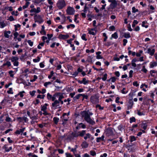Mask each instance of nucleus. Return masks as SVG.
<instances>
[{"label":"nucleus","instance_id":"39","mask_svg":"<svg viewBox=\"0 0 157 157\" xmlns=\"http://www.w3.org/2000/svg\"><path fill=\"white\" fill-rule=\"evenodd\" d=\"M40 58L37 56L36 58L33 59V61L35 63L39 62L40 60Z\"/></svg>","mask_w":157,"mask_h":157},{"label":"nucleus","instance_id":"6","mask_svg":"<svg viewBox=\"0 0 157 157\" xmlns=\"http://www.w3.org/2000/svg\"><path fill=\"white\" fill-rule=\"evenodd\" d=\"M90 100L93 104H96L99 102L98 98L95 95L91 97Z\"/></svg>","mask_w":157,"mask_h":157},{"label":"nucleus","instance_id":"57","mask_svg":"<svg viewBox=\"0 0 157 157\" xmlns=\"http://www.w3.org/2000/svg\"><path fill=\"white\" fill-rule=\"evenodd\" d=\"M79 125L82 128H86V126L84 124L82 123L79 124Z\"/></svg>","mask_w":157,"mask_h":157},{"label":"nucleus","instance_id":"31","mask_svg":"<svg viewBox=\"0 0 157 157\" xmlns=\"http://www.w3.org/2000/svg\"><path fill=\"white\" fill-rule=\"evenodd\" d=\"M124 37L126 38H128L131 37L130 34L129 33H125L124 35Z\"/></svg>","mask_w":157,"mask_h":157},{"label":"nucleus","instance_id":"33","mask_svg":"<svg viewBox=\"0 0 157 157\" xmlns=\"http://www.w3.org/2000/svg\"><path fill=\"white\" fill-rule=\"evenodd\" d=\"M130 142H132L134 141H135L136 140V137L133 136H130Z\"/></svg>","mask_w":157,"mask_h":157},{"label":"nucleus","instance_id":"25","mask_svg":"<svg viewBox=\"0 0 157 157\" xmlns=\"http://www.w3.org/2000/svg\"><path fill=\"white\" fill-rule=\"evenodd\" d=\"M106 133L109 136L112 135L113 134V132L112 130L111 129H108L106 131Z\"/></svg>","mask_w":157,"mask_h":157},{"label":"nucleus","instance_id":"55","mask_svg":"<svg viewBox=\"0 0 157 157\" xmlns=\"http://www.w3.org/2000/svg\"><path fill=\"white\" fill-rule=\"evenodd\" d=\"M71 27H72L73 28H74L75 27V25L74 24H71L70 25H67V29H69Z\"/></svg>","mask_w":157,"mask_h":157},{"label":"nucleus","instance_id":"11","mask_svg":"<svg viewBox=\"0 0 157 157\" xmlns=\"http://www.w3.org/2000/svg\"><path fill=\"white\" fill-rule=\"evenodd\" d=\"M59 101L57 100H55L54 102L52 104V106L54 108V109H55L59 108Z\"/></svg>","mask_w":157,"mask_h":157},{"label":"nucleus","instance_id":"28","mask_svg":"<svg viewBox=\"0 0 157 157\" xmlns=\"http://www.w3.org/2000/svg\"><path fill=\"white\" fill-rule=\"evenodd\" d=\"M6 24L3 21H0V28H3L6 26Z\"/></svg>","mask_w":157,"mask_h":157},{"label":"nucleus","instance_id":"2","mask_svg":"<svg viewBox=\"0 0 157 157\" xmlns=\"http://www.w3.org/2000/svg\"><path fill=\"white\" fill-rule=\"evenodd\" d=\"M86 132V130H83L81 131L72 133L71 136L73 137H77L78 136L82 137L85 135Z\"/></svg>","mask_w":157,"mask_h":157},{"label":"nucleus","instance_id":"60","mask_svg":"<svg viewBox=\"0 0 157 157\" xmlns=\"http://www.w3.org/2000/svg\"><path fill=\"white\" fill-rule=\"evenodd\" d=\"M40 67L41 68H43L44 67V62L40 63L39 64Z\"/></svg>","mask_w":157,"mask_h":157},{"label":"nucleus","instance_id":"24","mask_svg":"<svg viewBox=\"0 0 157 157\" xmlns=\"http://www.w3.org/2000/svg\"><path fill=\"white\" fill-rule=\"evenodd\" d=\"M140 127L141 128L145 130L147 128V124L146 123H142L140 124Z\"/></svg>","mask_w":157,"mask_h":157},{"label":"nucleus","instance_id":"42","mask_svg":"<svg viewBox=\"0 0 157 157\" xmlns=\"http://www.w3.org/2000/svg\"><path fill=\"white\" fill-rule=\"evenodd\" d=\"M48 3L50 5H53L54 3V0H48Z\"/></svg>","mask_w":157,"mask_h":157},{"label":"nucleus","instance_id":"63","mask_svg":"<svg viewBox=\"0 0 157 157\" xmlns=\"http://www.w3.org/2000/svg\"><path fill=\"white\" fill-rule=\"evenodd\" d=\"M90 154L91 155L94 156L96 155V153L95 151H90Z\"/></svg>","mask_w":157,"mask_h":157},{"label":"nucleus","instance_id":"37","mask_svg":"<svg viewBox=\"0 0 157 157\" xmlns=\"http://www.w3.org/2000/svg\"><path fill=\"white\" fill-rule=\"evenodd\" d=\"M11 64L10 62L9 61H7L4 64V66H7V67H9L11 66Z\"/></svg>","mask_w":157,"mask_h":157},{"label":"nucleus","instance_id":"62","mask_svg":"<svg viewBox=\"0 0 157 157\" xmlns=\"http://www.w3.org/2000/svg\"><path fill=\"white\" fill-rule=\"evenodd\" d=\"M133 86L136 87H137L139 86V84L138 83V82L137 81L133 82Z\"/></svg>","mask_w":157,"mask_h":157},{"label":"nucleus","instance_id":"1","mask_svg":"<svg viewBox=\"0 0 157 157\" xmlns=\"http://www.w3.org/2000/svg\"><path fill=\"white\" fill-rule=\"evenodd\" d=\"M81 114L82 117L88 123L92 125H93L95 123V121L90 117V116L93 115L92 113L89 111H84L82 112Z\"/></svg>","mask_w":157,"mask_h":157},{"label":"nucleus","instance_id":"49","mask_svg":"<svg viewBox=\"0 0 157 157\" xmlns=\"http://www.w3.org/2000/svg\"><path fill=\"white\" fill-rule=\"evenodd\" d=\"M40 102V101L38 99H36L35 101H34L33 102V103L35 105H38Z\"/></svg>","mask_w":157,"mask_h":157},{"label":"nucleus","instance_id":"64","mask_svg":"<svg viewBox=\"0 0 157 157\" xmlns=\"http://www.w3.org/2000/svg\"><path fill=\"white\" fill-rule=\"evenodd\" d=\"M66 157H73V156L69 153H65Z\"/></svg>","mask_w":157,"mask_h":157},{"label":"nucleus","instance_id":"54","mask_svg":"<svg viewBox=\"0 0 157 157\" xmlns=\"http://www.w3.org/2000/svg\"><path fill=\"white\" fill-rule=\"evenodd\" d=\"M107 75L106 74L104 75L103 77L102 78V79L103 81H105L106 80L107 78Z\"/></svg>","mask_w":157,"mask_h":157},{"label":"nucleus","instance_id":"45","mask_svg":"<svg viewBox=\"0 0 157 157\" xmlns=\"http://www.w3.org/2000/svg\"><path fill=\"white\" fill-rule=\"evenodd\" d=\"M37 79V77L36 75H34L33 76V78L32 79H31L30 81L31 82H33L36 81V80Z\"/></svg>","mask_w":157,"mask_h":157},{"label":"nucleus","instance_id":"46","mask_svg":"<svg viewBox=\"0 0 157 157\" xmlns=\"http://www.w3.org/2000/svg\"><path fill=\"white\" fill-rule=\"evenodd\" d=\"M24 93H25L24 91L20 92L17 94V95H20L21 97L22 98L24 96L23 94Z\"/></svg>","mask_w":157,"mask_h":157},{"label":"nucleus","instance_id":"26","mask_svg":"<svg viewBox=\"0 0 157 157\" xmlns=\"http://www.w3.org/2000/svg\"><path fill=\"white\" fill-rule=\"evenodd\" d=\"M118 36L117 33V32H115L112 35L111 37L110 38V39H112V38L117 39L118 38Z\"/></svg>","mask_w":157,"mask_h":157},{"label":"nucleus","instance_id":"15","mask_svg":"<svg viewBox=\"0 0 157 157\" xmlns=\"http://www.w3.org/2000/svg\"><path fill=\"white\" fill-rule=\"evenodd\" d=\"M66 115H67V113H64L63 114L62 116V119L63 121V124H64V122H66L68 120L69 118L67 116H66Z\"/></svg>","mask_w":157,"mask_h":157},{"label":"nucleus","instance_id":"35","mask_svg":"<svg viewBox=\"0 0 157 157\" xmlns=\"http://www.w3.org/2000/svg\"><path fill=\"white\" fill-rule=\"evenodd\" d=\"M138 23V21L136 20H134L133 22L132 26V27H134L135 25Z\"/></svg>","mask_w":157,"mask_h":157},{"label":"nucleus","instance_id":"5","mask_svg":"<svg viewBox=\"0 0 157 157\" xmlns=\"http://www.w3.org/2000/svg\"><path fill=\"white\" fill-rule=\"evenodd\" d=\"M48 105V104L45 103L44 105H42L41 107V110L44 112L43 113V114L45 116L49 115V114L46 111V109H47V106Z\"/></svg>","mask_w":157,"mask_h":157},{"label":"nucleus","instance_id":"44","mask_svg":"<svg viewBox=\"0 0 157 157\" xmlns=\"http://www.w3.org/2000/svg\"><path fill=\"white\" fill-rule=\"evenodd\" d=\"M7 93L8 94H13V89L12 88H9V90L7 91Z\"/></svg>","mask_w":157,"mask_h":157},{"label":"nucleus","instance_id":"56","mask_svg":"<svg viewBox=\"0 0 157 157\" xmlns=\"http://www.w3.org/2000/svg\"><path fill=\"white\" fill-rule=\"evenodd\" d=\"M46 125L45 123H42V124H38L39 127L41 128H43Z\"/></svg>","mask_w":157,"mask_h":157},{"label":"nucleus","instance_id":"43","mask_svg":"<svg viewBox=\"0 0 157 157\" xmlns=\"http://www.w3.org/2000/svg\"><path fill=\"white\" fill-rule=\"evenodd\" d=\"M36 92V91L35 90H33V91H30L29 94L30 95L32 96L33 97L34 96L35 93Z\"/></svg>","mask_w":157,"mask_h":157},{"label":"nucleus","instance_id":"18","mask_svg":"<svg viewBox=\"0 0 157 157\" xmlns=\"http://www.w3.org/2000/svg\"><path fill=\"white\" fill-rule=\"evenodd\" d=\"M4 33L5 37L7 38H9L10 36L9 34L11 33V32L10 31H5Z\"/></svg>","mask_w":157,"mask_h":157},{"label":"nucleus","instance_id":"12","mask_svg":"<svg viewBox=\"0 0 157 157\" xmlns=\"http://www.w3.org/2000/svg\"><path fill=\"white\" fill-rule=\"evenodd\" d=\"M41 11V9L40 7H37L36 9L35 8L32 9L30 10V12L31 13H38Z\"/></svg>","mask_w":157,"mask_h":157},{"label":"nucleus","instance_id":"40","mask_svg":"<svg viewBox=\"0 0 157 157\" xmlns=\"http://www.w3.org/2000/svg\"><path fill=\"white\" fill-rule=\"evenodd\" d=\"M81 96V94H79L78 95H76L75 97H74L73 98V99L74 100H75L77 99H78L80 97V96Z\"/></svg>","mask_w":157,"mask_h":157},{"label":"nucleus","instance_id":"10","mask_svg":"<svg viewBox=\"0 0 157 157\" xmlns=\"http://www.w3.org/2000/svg\"><path fill=\"white\" fill-rule=\"evenodd\" d=\"M85 136L84 137V138L85 140H87V139H89L91 141H92L94 139V137L92 136L90 133H87L85 134Z\"/></svg>","mask_w":157,"mask_h":157},{"label":"nucleus","instance_id":"4","mask_svg":"<svg viewBox=\"0 0 157 157\" xmlns=\"http://www.w3.org/2000/svg\"><path fill=\"white\" fill-rule=\"evenodd\" d=\"M18 58L17 56H13L11 58V62L13 63L14 66H18L19 64V62L18 61Z\"/></svg>","mask_w":157,"mask_h":157},{"label":"nucleus","instance_id":"13","mask_svg":"<svg viewBox=\"0 0 157 157\" xmlns=\"http://www.w3.org/2000/svg\"><path fill=\"white\" fill-rule=\"evenodd\" d=\"M55 96H57V98H59V100H62L64 98L63 95V93L60 92H57L56 93Z\"/></svg>","mask_w":157,"mask_h":157},{"label":"nucleus","instance_id":"52","mask_svg":"<svg viewBox=\"0 0 157 157\" xmlns=\"http://www.w3.org/2000/svg\"><path fill=\"white\" fill-rule=\"evenodd\" d=\"M47 98L48 100H51V99L52 96L49 93H48L47 94Z\"/></svg>","mask_w":157,"mask_h":157},{"label":"nucleus","instance_id":"27","mask_svg":"<svg viewBox=\"0 0 157 157\" xmlns=\"http://www.w3.org/2000/svg\"><path fill=\"white\" fill-rule=\"evenodd\" d=\"M44 28L45 27L44 25L42 26L41 29L40 31V33L43 35H46V33L44 30Z\"/></svg>","mask_w":157,"mask_h":157},{"label":"nucleus","instance_id":"3","mask_svg":"<svg viewBox=\"0 0 157 157\" xmlns=\"http://www.w3.org/2000/svg\"><path fill=\"white\" fill-rule=\"evenodd\" d=\"M66 5V2L64 0H58L56 6L59 9H61Z\"/></svg>","mask_w":157,"mask_h":157},{"label":"nucleus","instance_id":"38","mask_svg":"<svg viewBox=\"0 0 157 157\" xmlns=\"http://www.w3.org/2000/svg\"><path fill=\"white\" fill-rule=\"evenodd\" d=\"M44 42H42L40 43L39 44V45L37 46V48L39 49H40L41 48V46H44Z\"/></svg>","mask_w":157,"mask_h":157},{"label":"nucleus","instance_id":"58","mask_svg":"<svg viewBox=\"0 0 157 157\" xmlns=\"http://www.w3.org/2000/svg\"><path fill=\"white\" fill-rule=\"evenodd\" d=\"M54 73L53 71H52L50 72V75L48 76V77L49 79H50L53 76Z\"/></svg>","mask_w":157,"mask_h":157},{"label":"nucleus","instance_id":"21","mask_svg":"<svg viewBox=\"0 0 157 157\" xmlns=\"http://www.w3.org/2000/svg\"><path fill=\"white\" fill-rule=\"evenodd\" d=\"M101 53V52L100 51H98L96 52V54L97 55L96 58L97 59H102L103 57L102 56L100 55Z\"/></svg>","mask_w":157,"mask_h":157},{"label":"nucleus","instance_id":"48","mask_svg":"<svg viewBox=\"0 0 157 157\" xmlns=\"http://www.w3.org/2000/svg\"><path fill=\"white\" fill-rule=\"evenodd\" d=\"M136 119L134 117H132L130 118V122L132 123V122H135Z\"/></svg>","mask_w":157,"mask_h":157},{"label":"nucleus","instance_id":"47","mask_svg":"<svg viewBox=\"0 0 157 157\" xmlns=\"http://www.w3.org/2000/svg\"><path fill=\"white\" fill-rule=\"evenodd\" d=\"M128 91L126 90L125 88H123V89L121 90V93L123 94H126L128 92Z\"/></svg>","mask_w":157,"mask_h":157},{"label":"nucleus","instance_id":"20","mask_svg":"<svg viewBox=\"0 0 157 157\" xmlns=\"http://www.w3.org/2000/svg\"><path fill=\"white\" fill-rule=\"evenodd\" d=\"M25 128H23L17 130L15 132V134L19 135L21 133L23 132L25 130Z\"/></svg>","mask_w":157,"mask_h":157},{"label":"nucleus","instance_id":"41","mask_svg":"<svg viewBox=\"0 0 157 157\" xmlns=\"http://www.w3.org/2000/svg\"><path fill=\"white\" fill-rule=\"evenodd\" d=\"M147 70L145 68V66H143V67H142V68L141 70V71L144 72V73H147Z\"/></svg>","mask_w":157,"mask_h":157},{"label":"nucleus","instance_id":"17","mask_svg":"<svg viewBox=\"0 0 157 157\" xmlns=\"http://www.w3.org/2000/svg\"><path fill=\"white\" fill-rule=\"evenodd\" d=\"M78 83L80 84L83 83L84 85H86L89 82V81L88 80H86V78H83L82 80H78Z\"/></svg>","mask_w":157,"mask_h":157},{"label":"nucleus","instance_id":"53","mask_svg":"<svg viewBox=\"0 0 157 157\" xmlns=\"http://www.w3.org/2000/svg\"><path fill=\"white\" fill-rule=\"evenodd\" d=\"M13 71H10L9 72V74L11 77H13L14 76V74H13Z\"/></svg>","mask_w":157,"mask_h":157},{"label":"nucleus","instance_id":"50","mask_svg":"<svg viewBox=\"0 0 157 157\" xmlns=\"http://www.w3.org/2000/svg\"><path fill=\"white\" fill-rule=\"evenodd\" d=\"M109 29L110 31H114L115 29V27H114V26L113 25L110 26L109 28Z\"/></svg>","mask_w":157,"mask_h":157},{"label":"nucleus","instance_id":"16","mask_svg":"<svg viewBox=\"0 0 157 157\" xmlns=\"http://www.w3.org/2000/svg\"><path fill=\"white\" fill-rule=\"evenodd\" d=\"M157 66V62L154 61L151 62L149 64L150 68H153Z\"/></svg>","mask_w":157,"mask_h":157},{"label":"nucleus","instance_id":"32","mask_svg":"<svg viewBox=\"0 0 157 157\" xmlns=\"http://www.w3.org/2000/svg\"><path fill=\"white\" fill-rule=\"evenodd\" d=\"M52 84V83L51 82H46L44 83V85L46 88H47L48 86Z\"/></svg>","mask_w":157,"mask_h":157},{"label":"nucleus","instance_id":"59","mask_svg":"<svg viewBox=\"0 0 157 157\" xmlns=\"http://www.w3.org/2000/svg\"><path fill=\"white\" fill-rule=\"evenodd\" d=\"M86 35L85 34H83L81 37L82 39L85 41H86L87 39L86 38Z\"/></svg>","mask_w":157,"mask_h":157},{"label":"nucleus","instance_id":"14","mask_svg":"<svg viewBox=\"0 0 157 157\" xmlns=\"http://www.w3.org/2000/svg\"><path fill=\"white\" fill-rule=\"evenodd\" d=\"M2 149L5 150V152H8L12 149V147H8L7 144H5L2 147Z\"/></svg>","mask_w":157,"mask_h":157},{"label":"nucleus","instance_id":"22","mask_svg":"<svg viewBox=\"0 0 157 157\" xmlns=\"http://www.w3.org/2000/svg\"><path fill=\"white\" fill-rule=\"evenodd\" d=\"M88 146V144L86 141H84L82 142L81 144V146L82 148H87Z\"/></svg>","mask_w":157,"mask_h":157},{"label":"nucleus","instance_id":"9","mask_svg":"<svg viewBox=\"0 0 157 157\" xmlns=\"http://www.w3.org/2000/svg\"><path fill=\"white\" fill-rule=\"evenodd\" d=\"M87 30L88 32V33L90 35H95L97 33V30L96 28H88Z\"/></svg>","mask_w":157,"mask_h":157},{"label":"nucleus","instance_id":"51","mask_svg":"<svg viewBox=\"0 0 157 157\" xmlns=\"http://www.w3.org/2000/svg\"><path fill=\"white\" fill-rule=\"evenodd\" d=\"M27 42L29 44L31 47L33 45V42L31 41V40H28L27 41Z\"/></svg>","mask_w":157,"mask_h":157},{"label":"nucleus","instance_id":"19","mask_svg":"<svg viewBox=\"0 0 157 157\" xmlns=\"http://www.w3.org/2000/svg\"><path fill=\"white\" fill-rule=\"evenodd\" d=\"M59 37L60 39H66L69 37V35L68 34L63 35L60 34Z\"/></svg>","mask_w":157,"mask_h":157},{"label":"nucleus","instance_id":"61","mask_svg":"<svg viewBox=\"0 0 157 157\" xmlns=\"http://www.w3.org/2000/svg\"><path fill=\"white\" fill-rule=\"evenodd\" d=\"M11 119L8 116L6 118V121L7 122H10L11 121Z\"/></svg>","mask_w":157,"mask_h":157},{"label":"nucleus","instance_id":"8","mask_svg":"<svg viewBox=\"0 0 157 157\" xmlns=\"http://www.w3.org/2000/svg\"><path fill=\"white\" fill-rule=\"evenodd\" d=\"M66 12L68 15H73L74 13L75 10L73 8L69 6L67 9Z\"/></svg>","mask_w":157,"mask_h":157},{"label":"nucleus","instance_id":"29","mask_svg":"<svg viewBox=\"0 0 157 157\" xmlns=\"http://www.w3.org/2000/svg\"><path fill=\"white\" fill-rule=\"evenodd\" d=\"M147 24V22L146 21H143L142 23V26L145 28H147L148 27Z\"/></svg>","mask_w":157,"mask_h":157},{"label":"nucleus","instance_id":"34","mask_svg":"<svg viewBox=\"0 0 157 157\" xmlns=\"http://www.w3.org/2000/svg\"><path fill=\"white\" fill-rule=\"evenodd\" d=\"M45 97V95L44 94L41 95L39 94L37 96V98H40L41 99H44Z\"/></svg>","mask_w":157,"mask_h":157},{"label":"nucleus","instance_id":"23","mask_svg":"<svg viewBox=\"0 0 157 157\" xmlns=\"http://www.w3.org/2000/svg\"><path fill=\"white\" fill-rule=\"evenodd\" d=\"M105 136L104 135H102L101 137H98L96 139V141L97 142H99L101 141H103L104 140Z\"/></svg>","mask_w":157,"mask_h":157},{"label":"nucleus","instance_id":"30","mask_svg":"<svg viewBox=\"0 0 157 157\" xmlns=\"http://www.w3.org/2000/svg\"><path fill=\"white\" fill-rule=\"evenodd\" d=\"M53 120L54 121V123L56 124H57L59 121V119L58 117H54L53 118Z\"/></svg>","mask_w":157,"mask_h":157},{"label":"nucleus","instance_id":"36","mask_svg":"<svg viewBox=\"0 0 157 157\" xmlns=\"http://www.w3.org/2000/svg\"><path fill=\"white\" fill-rule=\"evenodd\" d=\"M48 157H60L58 154H55L54 153L51 154L48 156Z\"/></svg>","mask_w":157,"mask_h":157},{"label":"nucleus","instance_id":"7","mask_svg":"<svg viewBox=\"0 0 157 157\" xmlns=\"http://www.w3.org/2000/svg\"><path fill=\"white\" fill-rule=\"evenodd\" d=\"M155 52V49L154 47L149 48L147 49V53L151 56L154 55Z\"/></svg>","mask_w":157,"mask_h":157}]
</instances>
